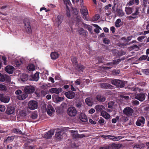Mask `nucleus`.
Masks as SVG:
<instances>
[{"instance_id": "obj_1", "label": "nucleus", "mask_w": 149, "mask_h": 149, "mask_svg": "<svg viewBox=\"0 0 149 149\" xmlns=\"http://www.w3.org/2000/svg\"><path fill=\"white\" fill-rule=\"evenodd\" d=\"M38 106V103L34 100L29 101L27 104L28 108L31 110H33L37 109Z\"/></svg>"}, {"instance_id": "obj_2", "label": "nucleus", "mask_w": 149, "mask_h": 149, "mask_svg": "<svg viewBox=\"0 0 149 149\" xmlns=\"http://www.w3.org/2000/svg\"><path fill=\"white\" fill-rule=\"evenodd\" d=\"M67 113L70 116H74L77 113L76 108L73 107H70L67 109Z\"/></svg>"}, {"instance_id": "obj_3", "label": "nucleus", "mask_w": 149, "mask_h": 149, "mask_svg": "<svg viewBox=\"0 0 149 149\" xmlns=\"http://www.w3.org/2000/svg\"><path fill=\"white\" fill-rule=\"evenodd\" d=\"M111 83L117 87L122 88L124 86V83L119 79H115L112 80Z\"/></svg>"}, {"instance_id": "obj_4", "label": "nucleus", "mask_w": 149, "mask_h": 149, "mask_svg": "<svg viewBox=\"0 0 149 149\" xmlns=\"http://www.w3.org/2000/svg\"><path fill=\"white\" fill-rule=\"evenodd\" d=\"M145 120L143 117H139L136 122V125L138 126L143 127L144 124Z\"/></svg>"}, {"instance_id": "obj_5", "label": "nucleus", "mask_w": 149, "mask_h": 149, "mask_svg": "<svg viewBox=\"0 0 149 149\" xmlns=\"http://www.w3.org/2000/svg\"><path fill=\"white\" fill-rule=\"evenodd\" d=\"M123 113L126 115L130 116H132L133 112V110L129 107H125L123 111Z\"/></svg>"}, {"instance_id": "obj_6", "label": "nucleus", "mask_w": 149, "mask_h": 149, "mask_svg": "<svg viewBox=\"0 0 149 149\" xmlns=\"http://www.w3.org/2000/svg\"><path fill=\"white\" fill-rule=\"evenodd\" d=\"M24 27L26 31L29 33H31L32 31L29 22L27 20L24 22Z\"/></svg>"}, {"instance_id": "obj_7", "label": "nucleus", "mask_w": 149, "mask_h": 149, "mask_svg": "<svg viewBox=\"0 0 149 149\" xmlns=\"http://www.w3.org/2000/svg\"><path fill=\"white\" fill-rule=\"evenodd\" d=\"M62 91V89L61 88H52L49 90V92L52 93H55L57 94H58Z\"/></svg>"}, {"instance_id": "obj_8", "label": "nucleus", "mask_w": 149, "mask_h": 149, "mask_svg": "<svg viewBox=\"0 0 149 149\" xmlns=\"http://www.w3.org/2000/svg\"><path fill=\"white\" fill-rule=\"evenodd\" d=\"M46 110L48 114L50 116L52 115L55 112L54 109L50 104L48 105Z\"/></svg>"}, {"instance_id": "obj_9", "label": "nucleus", "mask_w": 149, "mask_h": 149, "mask_svg": "<svg viewBox=\"0 0 149 149\" xmlns=\"http://www.w3.org/2000/svg\"><path fill=\"white\" fill-rule=\"evenodd\" d=\"M24 91L27 93H32L34 92L35 91V88L33 86H26L24 88Z\"/></svg>"}, {"instance_id": "obj_10", "label": "nucleus", "mask_w": 149, "mask_h": 149, "mask_svg": "<svg viewBox=\"0 0 149 149\" xmlns=\"http://www.w3.org/2000/svg\"><path fill=\"white\" fill-rule=\"evenodd\" d=\"M70 132L71 133V135L74 138H81L83 136V135H79L78 131L71 130L70 131Z\"/></svg>"}, {"instance_id": "obj_11", "label": "nucleus", "mask_w": 149, "mask_h": 149, "mask_svg": "<svg viewBox=\"0 0 149 149\" xmlns=\"http://www.w3.org/2000/svg\"><path fill=\"white\" fill-rule=\"evenodd\" d=\"M71 60L73 64L74 65H77V68L79 69H80L82 70L83 69H84V67L83 65H77V61L76 57H72L71 58Z\"/></svg>"}, {"instance_id": "obj_12", "label": "nucleus", "mask_w": 149, "mask_h": 149, "mask_svg": "<svg viewBox=\"0 0 149 149\" xmlns=\"http://www.w3.org/2000/svg\"><path fill=\"white\" fill-rule=\"evenodd\" d=\"M81 12L82 14L84 16L83 18L86 20H87V19L85 16L87 15L88 14V11L87 9L84 6L82 7V9L81 10Z\"/></svg>"}, {"instance_id": "obj_13", "label": "nucleus", "mask_w": 149, "mask_h": 149, "mask_svg": "<svg viewBox=\"0 0 149 149\" xmlns=\"http://www.w3.org/2000/svg\"><path fill=\"white\" fill-rule=\"evenodd\" d=\"M10 100V98L9 97L5 96L3 94H1L0 99L1 102L4 103H8L9 102Z\"/></svg>"}, {"instance_id": "obj_14", "label": "nucleus", "mask_w": 149, "mask_h": 149, "mask_svg": "<svg viewBox=\"0 0 149 149\" xmlns=\"http://www.w3.org/2000/svg\"><path fill=\"white\" fill-rule=\"evenodd\" d=\"M79 119L82 122H85L87 121L88 118L86 115L83 113H81L79 115Z\"/></svg>"}, {"instance_id": "obj_15", "label": "nucleus", "mask_w": 149, "mask_h": 149, "mask_svg": "<svg viewBox=\"0 0 149 149\" xmlns=\"http://www.w3.org/2000/svg\"><path fill=\"white\" fill-rule=\"evenodd\" d=\"M65 94L68 98L70 99L73 98L75 95V93L71 91L65 92Z\"/></svg>"}, {"instance_id": "obj_16", "label": "nucleus", "mask_w": 149, "mask_h": 149, "mask_svg": "<svg viewBox=\"0 0 149 149\" xmlns=\"http://www.w3.org/2000/svg\"><path fill=\"white\" fill-rule=\"evenodd\" d=\"M10 77L6 75H2L0 73V81H10Z\"/></svg>"}, {"instance_id": "obj_17", "label": "nucleus", "mask_w": 149, "mask_h": 149, "mask_svg": "<svg viewBox=\"0 0 149 149\" xmlns=\"http://www.w3.org/2000/svg\"><path fill=\"white\" fill-rule=\"evenodd\" d=\"M145 95L144 94L140 93L137 95L135 97V98L140 101H142L145 100Z\"/></svg>"}, {"instance_id": "obj_18", "label": "nucleus", "mask_w": 149, "mask_h": 149, "mask_svg": "<svg viewBox=\"0 0 149 149\" xmlns=\"http://www.w3.org/2000/svg\"><path fill=\"white\" fill-rule=\"evenodd\" d=\"M81 84V81L79 79H77L74 82V85L75 86H77L78 85H79ZM71 90L74 91H76L77 90V88L76 86H75L74 87L72 85H71Z\"/></svg>"}, {"instance_id": "obj_19", "label": "nucleus", "mask_w": 149, "mask_h": 149, "mask_svg": "<svg viewBox=\"0 0 149 149\" xmlns=\"http://www.w3.org/2000/svg\"><path fill=\"white\" fill-rule=\"evenodd\" d=\"M54 133L53 130H50L47 132L44 135V137L46 139H49L51 138Z\"/></svg>"}, {"instance_id": "obj_20", "label": "nucleus", "mask_w": 149, "mask_h": 149, "mask_svg": "<svg viewBox=\"0 0 149 149\" xmlns=\"http://www.w3.org/2000/svg\"><path fill=\"white\" fill-rule=\"evenodd\" d=\"M14 70V68L11 66H7L5 68V71L8 73L9 74H12L13 71Z\"/></svg>"}, {"instance_id": "obj_21", "label": "nucleus", "mask_w": 149, "mask_h": 149, "mask_svg": "<svg viewBox=\"0 0 149 149\" xmlns=\"http://www.w3.org/2000/svg\"><path fill=\"white\" fill-rule=\"evenodd\" d=\"M39 73L37 72L35 73L34 75H31V77L32 78L31 80L36 81H38L39 78Z\"/></svg>"}, {"instance_id": "obj_22", "label": "nucleus", "mask_w": 149, "mask_h": 149, "mask_svg": "<svg viewBox=\"0 0 149 149\" xmlns=\"http://www.w3.org/2000/svg\"><path fill=\"white\" fill-rule=\"evenodd\" d=\"M122 137L121 136H115L111 135H109V139L113 141H118L122 139Z\"/></svg>"}, {"instance_id": "obj_23", "label": "nucleus", "mask_w": 149, "mask_h": 149, "mask_svg": "<svg viewBox=\"0 0 149 149\" xmlns=\"http://www.w3.org/2000/svg\"><path fill=\"white\" fill-rule=\"evenodd\" d=\"M55 136L58 140H61L63 138V134H62V132L59 131L56 132L55 134Z\"/></svg>"}, {"instance_id": "obj_24", "label": "nucleus", "mask_w": 149, "mask_h": 149, "mask_svg": "<svg viewBox=\"0 0 149 149\" xmlns=\"http://www.w3.org/2000/svg\"><path fill=\"white\" fill-rule=\"evenodd\" d=\"M50 56L52 59L55 60L58 57L59 54L57 52H52Z\"/></svg>"}, {"instance_id": "obj_25", "label": "nucleus", "mask_w": 149, "mask_h": 149, "mask_svg": "<svg viewBox=\"0 0 149 149\" xmlns=\"http://www.w3.org/2000/svg\"><path fill=\"white\" fill-rule=\"evenodd\" d=\"M85 102L86 104L88 106H91L93 103L92 99L91 98H87L85 100Z\"/></svg>"}, {"instance_id": "obj_26", "label": "nucleus", "mask_w": 149, "mask_h": 149, "mask_svg": "<svg viewBox=\"0 0 149 149\" xmlns=\"http://www.w3.org/2000/svg\"><path fill=\"white\" fill-rule=\"evenodd\" d=\"M95 108L96 111L98 112H101L104 111L105 109V107L102 105H98L95 106Z\"/></svg>"}, {"instance_id": "obj_27", "label": "nucleus", "mask_w": 149, "mask_h": 149, "mask_svg": "<svg viewBox=\"0 0 149 149\" xmlns=\"http://www.w3.org/2000/svg\"><path fill=\"white\" fill-rule=\"evenodd\" d=\"M27 69L29 71L33 72L35 69V66L33 64H29L27 67Z\"/></svg>"}, {"instance_id": "obj_28", "label": "nucleus", "mask_w": 149, "mask_h": 149, "mask_svg": "<svg viewBox=\"0 0 149 149\" xmlns=\"http://www.w3.org/2000/svg\"><path fill=\"white\" fill-rule=\"evenodd\" d=\"M102 116L106 119H109L110 117V115L105 111H103L101 113Z\"/></svg>"}, {"instance_id": "obj_29", "label": "nucleus", "mask_w": 149, "mask_h": 149, "mask_svg": "<svg viewBox=\"0 0 149 149\" xmlns=\"http://www.w3.org/2000/svg\"><path fill=\"white\" fill-rule=\"evenodd\" d=\"M79 33L83 36H85L87 34V32L85 31L84 29L81 28H79L78 29Z\"/></svg>"}, {"instance_id": "obj_30", "label": "nucleus", "mask_w": 149, "mask_h": 149, "mask_svg": "<svg viewBox=\"0 0 149 149\" xmlns=\"http://www.w3.org/2000/svg\"><path fill=\"white\" fill-rule=\"evenodd\" d=\"M14 111V107L11 106H9L7 109V113L9 114H12Z\"/></svg>"}, {"instance_id": "obj_31", "label": "nucleus", "mask_w": 149, "mask_h": 149, "mask_svg": "<svg viewBox=\"0 0 149 149\" xmlns=\"http://www.w3.org/2000/svg\"><path fill=\"white\" fill-rule=\"evenodd\" d=\"M28 96L27 94L26 93H24L22 95L17 96V97L19 100H22L25 99Z\"/></svg>"}, {"instance_id": "obj_32", "label": "nucleus", "mask_w": 149, "mask_h": 149, "mask_svg": "<svg viewBox=\"0 0 149 149\" xmlns=\"http://www.w3.org/2000/svg\"><path fill=\"white\" fill-rule=\"evenodd\" d=\"M97 99L100 102H103L105 100L106 98L104 96L99 95L97 96Z\"/></svg>"}, {"instance_id": "obj_33", "label": "nucleus", "mask_w": 149, "mask_h": 149, "mask_svg": "<svg viewBox=\"0 0 149 149\" xmlns=\"http://www.w3.org/2000/svg\"><path fill=\"white\" fill-rule=\"evenodd\" d=\"M38 114L37 112L35 111L32 113L30 118L31 119L34 120L36 119L38 117Z\"/></svg>"}, {"instance_id": "obj_34", "label": "nucleus", "mask_w": 149, "mask_h": 149, "mask_svg": "<svg viewBox=\"0 0 149 149\" xmlns=\"http://www.w3.org/2000/svg\"><path fill=\"white\" fill-rule=\"evenodd\" d=\"M63 17L61 15H59L58 16L56 20L58 23V25H59L61 23L62 21Z\"/></svg>"}, {"instance_id": "obj_35", "label": "nucleus", "mask_w": 149, "mask_h": 149, "mask_svg": "<svg viewBox=\"0 0 149 149\" xmlns=\"http://www.w3.org/2000/svg\"><path fill=\"white\" fill-rule=\"evenodd\" d=\"M23 61V59H20V60L16 59L15 61V65L17 66H18L22 63Z\"/></svg>"}, {"instance_id": "obj_36", "label": "nucleus", "mask_w": 149, "mask_h": 149, "mask_svg": "<svg viewBox=\"0 0 149 149\" xmlns=\"http://www.w3.org/2000/svg\"><path fill=\"white\" fill-rule=\"evenodd\" d=\"M20 79L22 81H26L28 79V75L26 74H23L20 76Z\"/></svg>"}, {"instance_id": "obj_37", "label": "nucleus", "mask_w": 149, "mask_h": 149, "mask_svg": "<svg viewBox=\"0 0 149 149\" xmlns=\"http://www.w3.org/2000/svg\"><path fill=\"white\" fill-rule=\"evenodd\" d=\"M101 86L102 88H110L112 87L110 84L107 83L102 84L101 85Z\"/></svg>"}, {"instance_id": "obj_38", "label": "nucleus", "mask_w": 149, "mask_h": 149, "mask_svg": "<svg viewBox=\"0 0 149 149\" xmlns=\"http://www.w3.org/2000/svg\"><path fill=\"white\" fill-rule=\"evenodd\" d=\"M116 14L119 17H122L124 15V13L122 10L118 9L116 10Z\"/></svg>"}, {"instance_id": "obj_39", "label": "nucleus", "mask_w": 149, "mask_h": 149, "mask_svg": "<svg viewBox=\"0 0 149 149\" xmlns=\"http://www.w3.org/2000/svg\"><path fill=\"white\" fill-rule=\"evenodd\" d=\"M93 25L96 28L94 29V31L97 33H100L99 30H102L101 27L97 24H93Z\"/></svg>"}, {"instance_id": "obj_40", "label": "nucleus", "mask_w": 149, "mask_h": 149, "mask_svg": "<svg viewBox=\"0 0 149 149\" xmlns=\"http://www.w3.org/2000/svg\"><path fill=\"white\" fill-rule=\"evenodd\" d=\"M125 11L127 15L131 14L132 12V9L131 8L126 7L125 8Z\"/></svg>"}, {"instance_id": "obj_41", "label": "nucleus", "mask_w": 149, "mask_h": 149, "mask_svg": "<svg viewBox=\"0 0 149 149\" xmlns=\"http://www.w3.org/2000/svg\"><path fill=\"white\" fill-rule=\"evenodd\" d=\"M144 147L143 144H136L133 147L134 149H141Z\"/></svg>"}, {"instance_id": "obj_42", "label": "nucleus", "mask_w": 149, "mask_h": 149, "mask_svg": "<svg viewBox=\"0 0 149 149\" xmlns=\"http://www.w3.org/2000/svg\"><path fill=\"white\" fill-rule=\"evenodd\" d=\"M121 22V20L120 19H117L115 23V26L117 27H119L121 25L120 24Z\"/></svg>"}, {"instance_id": "obj_43", "label": "nucleus", "mask_w": 149, "mask_h": 149, "mask_svg": "<svg viewBox=\"0 0 149 149\" xmlns=\"http://www.w3.org/2000/svg\"><path fill=\"white\" fill-rule=\"evenodd\" d=\"M111 147L112 149H115L118 148L120 147V146L118 144L113 143L111 145Z\"/></svg>"}, {"instance_id": "obj_44", "label": "nucleus", "mask_w": 149, "mask_h": 149, "mask_svg": "<svg viewBox=\"0 0 149 149\" xmlns=\"http://www.w3.org/2000/svg\"><path fill=\"white\" fill-rule=\"evenodd\" d=\"M14 138V136H8L5 141H6L8 142H10L12 141Z\"/></svg>"}, {"instance_id": "obj_45", "label": "nucleus", "mask_w": 149, "mask_h": 149, "mask_svg": "<svg viewBox=\"0 0 149 149\" xmlns=\"http://www.w3.org/2000/svg\"><path fill=\"white\" fill-rule=\"evenodd\" d=\"M14 132L17 134H20L22 133V132L19 129H14L13 130Z\"/></svg>"}, {"instance_id": "obj_46", "label": "nucleus", "mask_w": 149, "mask_h": 149, "mask_svg": "<svg viewBox=\"0 0 149 149\" xmlns=\"http://www.w3.org/2000/svg\"><path fill=\"white\" fill-rule=\"evenodd\" d=\"M103 42L105 44H108L110 43V40L108 38H105L103 40Z\"/></svg>"}, {"instance_id": "obj_47", "label": "nucleus", "mask_w": 149, "mask_h": 149, "mask_svg": "<svg viewBox=\"0 0 149 149\" xmlns=\"http://www.w3.org/2000/svg\"><path fill=\"white\" fill-rule=\"evenodd\" d=\"M63 1L64 2V3L66 4L67 8L68 10L69 8L68 7V5H70V0H63Z\"/></svg>"}, {"instance_id": "obj_48", "label": "nucleus", "mask_w": 149, "mask_h": 149, "mask_svg": "<svg viewBox=\"0 0 149 149\" xmlns=\"http://www.w3.org/2000/svg\"><path fill=\"white\" fill-rule=\"evenodd\" d=\"M56 99L57 102H58L63 101V97L57 96Z\"/></svg>"}, {"instance_id": "obj_49", "label": "nucleus", "mask_w": 149, "mask_h": 149, "mask_svg": "<svg viewBox=\"0 0 149 149\" xmlns=\"http://www.w3.org/2000/svg\"><path fill=\"white\" fill-rule=\"evenodd\" d=\"M6 86L2 84H0V90L1 91H5L6 90Z\"/></svg>"}, {"instance_id": "obj_50", "label": "nucleus", "mask_w": 149, "mask_h": 149, "mask_svg": "<svg viewBox=\"0 0 149 149\" xmlns=\"http://www.w3.org/2000/svg\"><path fill=\"white\" fill-rule=\"evenodd\" d=\"M99 18L100 16L99 15L96 14L93 17V21H97Z\"/></svg>"}, {"instance_id": "obj_51", "label": "nucleus", "mask_w": 149, "mask_h": 149, "mask_svg": "<svg viewBox=\"0 0 149 149\" xmlns=\"http://www.w3.org/2000/svg\"><path fill=\"white\" fill-rule=\"evenodd\" d=\"M6 109L5 106L4 105H0V111L1 112H3Z\"/></svg>"}, {"instance_id": "obj_52", "label": "nucleus", "mask_w": 149, "mask_h": 149, "mask_svg": "<svg viewBox=\"0 0 149 149\" xmlns=\"http://www.w3.org/2000/svg\"><path fill=\"white\" fill-rule=\"evenodd\" d=\"M114 104L113 102H110L108 103V107L109 108H111Z\"/></svg>"}, {"instance_id": "obj_53", "label": "nucleus", "mask_w": 149, "mask_h": 149, "mask_svg": "<svg viewBox=\"0 0 149 149\" xmlns=\"http://www.w3.org/2000/svg\"><path fill=\"white\" fill-rule=\"evenodd\" d=\"M148 56L146 55H143L142 56H141L139 58V60H145L147 58Z\"/></svg>"}, {"instance_id": "obj_54", "label": "nucleus", "mask_w": 149, "mask_h": 149, "mask_svg": "<svg viewBox=\"0 0 149 149\" xmlns=\"http://www.w3.org/2000/svg\"><path fill=\"white\" fill-rule=\"evenodd\" d=\"M20 115L22 116H25L26 115L25 111L23 110H22L20 111Z\"/></svg>"}, {"instance_id": "obj_55", "label": "nucleus", "mask_w": 149, "mask_h": 149, "mask_svg": "<svg viewBox=\"0 0 149 149\" xmlns=\"http://www.w3.org/2000/svg\"><path fill=\"white\" fill-rule=\"evenodd\" d=\"M2 59L3 61V63L5 65L7 64V61L6 60V58L5 56H3Z\"/></svg>"}, {"instance_id": "obj_56", "label": "nucleus", "mask_w": 149, "mask_h": 149, "mask_svg": "<svg viewBox=\"0 0 149 149\" xmlns=\"http://www.w3.org/2000/svg\"><path fill=\"white\" fill-rule=\"evenodd\" d=\"M22 93V91L20 90H17L15 92L16 95H19Z\"/></svg>"}, {"instance_id": "obj_57", "label": "nucleus", "mask_w": 149, "mask_h": 149, "mask_svg": "<svg viewBox=\"0 0 149 149\" xmlns=\"http://www.w3.org/2000/svg\"><path fill=\"white\" fill-rule=\"evenodd\" d=\"M142 5L144 7H146L147 6V0H143Z\"/></svg>"}, {"instance_id": "obj_58", "label": "nucleus", "mask_w": 149, "mask_h": 149, "mask_svg": "<svg viewBox=\"0 0 149 149\" xmlns=\"http://www.w3.org/2000/svg\"><path fill=\"white\" fill-rule=\"evenodd\" d=\"M100 124H103L104 122V120L102 118H100L98 121Z\"/></svg>"}, {"instance_id": "obj_59", "label": "nucleus", "mask_w": 149, "mask_h": 149, "mask_svg": "<svg viewBox=\"0 0 149 149\" xmlns=\"http://www.w3.org/2000/svg\"><path fill=\"white\" fill-rule=\"evenodd\" d=\"M95 112V110L91 108L88 111V112L89 113L93 114Z\"/></svg>"}, {"instance_id": "obj_60", "label": "nucleus", "mask_w": 149, "mask_h": 149, "mask_svg": "<svg viewBox=\"0 0 149 149\" xmlns=\"http://www.w3.org/2000/svg\"><path fill=\"white\" fill-rule=\"evenodd\" d=\"M138 11V9L136 8L135 10V12L134 13H133L132 15L133 16L137 15L139 13Z\"/></svg>"}, {"instance_id": "obj_61", "label": "nucleus", "mask_w": 149, "mask_h": 149, "mask_svg": "<svg viewBox=\"0 0 149 149\" xmlns=\"http://www.w3.org/2000/svg\"><path fill=\"white\" fill-rule=\"evenodd\" d=\"M132 103L133 104L135 105H138L139 104V102L136 100H133L132 101Z\"/></svg>"}, {"instance_id": "obj_62", "label": "nucleus", "mask_w": 149, "mask_h": 149, "mask_svg": "<svg viewBox=\"0 0 149 149\" xmlns=\"http://www.w3.org/2000/svg\"><path fill=\"white\" fill-rule=\"evenodd\" d=\"M109 146H105L101 147L100 148V149H109Z\"/></svg>"}, {"instance_id": "obj_63", "label": "nucleus", "mask_w": 149, "mask_h": 149, "mask_svg": "<svg viewBox=\"0 0 149 149\" xmlns=\"http://www.w3.org/2000/svg\"><path fill=\"white\" fill-rule=\"evenodd\" d=\"M89 122L91 124H95L96 123L95 121H94L93 120L90 119L89 120Z\"/></svg>"}, {"instance_id": "obj_64", "label": "nucleus", "mask_w": 149, "mask_h": 149, "mask_svg": "<svg viewBox=\"0 0 149 149\" xmlns=\"http://www.w3.org/2000/svg\"><path fill=\"white\" fill-rule=\"evenodd\" d=\"M143 72L146 74H149V69H145L143 70Z\"/></svg>"}]
</instances>
